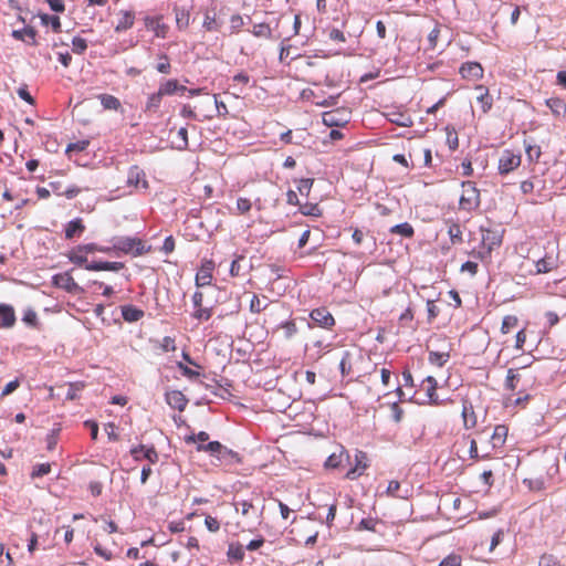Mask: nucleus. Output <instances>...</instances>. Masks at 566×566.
Returning a JSON list of instances; mask_svg holds the SVG:
<instances>
[{
  "mask_svg": "<svg viewBox=\"0 0 566 566\" xmlns=\"http://www.w3.org/2000/svg\"><path fill=\"white\" fill-rule=\"evenodd\" d=\"M86 250L83 244H78L72 248L67 253L66 258L69 261L77 266H84L87 271H112L118 272L125 268L123 262H108V261H95L92 263L87 262Z\"/></svg>",
  "mask_w": 566,
  "mask_h": 566,
  "instance_id": "f257e3e1",
  "label": "nucleus"
},
{
  "mask_svg": "<svg viewBox=\"0 0 566 566\" xmlns=\"http://www.w3.org/2000/svg\"><path fill=\"white\" fill-rule=\"evenodd\" d=\"M560 265L558 243L547 242L545 254L535 262V273L546 274L556 271Z\"/></svg>",
  "mask_w": 566,
  "mask_h": 566,
  "instance_id": "f03ea898",
  "label": "nucleus"
},
{
  "mask_svg": "<svg viewBox=\"0 0 566 566\" xmlns=\"http://www.w3.org/2000/svg\"><path fill=\"white\" fill-rule=\"evenodd\" d=\"M509 428L504 424H497L493 429V433L485 446L482 447L481 459H492L505 444Z\"/></svg>",
  "mask_w": 566,
  "mask_h": 566,
  "instance_id": "7ed1b4c3",
  "label": "nucleus"
},
{
  "mask_svg": "<svg viewBox=\"0 0 566 566\" xmlns=\"http://www.w3.org/2000/svg\"><path fill=\"white\" fill-rule=\"evenodd\" d=\"M113 249L125 254H132L133 256H140L149 253L151 247H146L144 241L139 238L125 237L116 239Z\"/></svg>",
  "mask_w": 566,
  "mask_h": 566,
  "instance_id": "20e7f679",
  "label": "nucleus"
},
{
  "mask_svg": "<svg viewBox=\"0 0 566 566\" xmlns=\"http://www.w3.org/2000/svg\"><path fill=\"white\" fill-rule=\"evenodd\" d=\"M460 209L472 211L480 206V191L472 181L462 182V193L459 200Z\"/></svg>",
  "mask_w": 566,
  "mask_h": 566,
  "instance_id": "39448f33",
  "label": "nucleus"
},
{
  "mask_svg": "<svg viewBox=\"0 0 566 566\" xmlns=\"http://www.w3.org/2000/svg\"><path fill=\"white\" fill-rule=\"evenodd\" d=\"M350 118V108H331L322 115L323 123L328 127H344Z\"/></svg>",
  "mask_w": 566,
  "mask_h": 566,
  "instance_id": "423d86ee",
  "label": "nucleus"
},
{
  "mask_svg": "<svg viewBox=\"0 0 566 566\" xmlns=\"http://www.w3.org/2000/svg\"><path fill=\"white\" fill-rule=\"evenodd\" d=\"M482 248L490 254L494 249L499 248L503 241V229H485L481 227Z\"/></svg>",
  "mask_w": 566,
  "mask_h": 566,
  "instance_id": "0eeeda50",
  "label": "nucleus"
},
{
  "mask_svg": "<svg viewBox=\"0 0 566 566\" xmlns=\"http://www.w3.org/2000/svg\"><path fill=\"white\" fill-rule=\"evenodd\" d=\"M522 158L520 154H515L510 149L502 151L499 159V172L500 175H507L515 170L521 165Z\"/></svg>",
  "mask_w": 566,
  "mask_h": 566,
  "instance_id": "6e6552de",
  "label": "nucleus"
},
{
  "mask_svg": "<svg viewBox=\"0 0 566 566\" xmlns=\"http://www.w3.org/2000/svg\"><path fill=\"white\" fill-rule=\"evenodd\" d=\"M461 419L463 423V428L465 430H472L478 426V413L475 411V407L473 402L468 398L463 397L461 399Z\"/></svg>",
  "mask_w": 566,
  "mask_h": 566,
  "instance_id": "1a4fd4ad",
  "label": "nucleus"
},
{
  "mask_svg": "<svg viewBox=\"0 0 566 566\" xmlns=\"http://www.w3.org/2000/svg\"><path fill=\"white\" fill-rule=\"evenodd\" d=\"M145 28L153 31L156 38L165 39L168 34L169 27L164 22L163 15H145Z\"/></svg>",
  "mask_w": 566,
  "mask_h": 566,
  "instance_id": "9d476101",
  "label": "nucleus"
},
{
  "mask_svg": "<svg viewBox=\"0 0 566 566\" xmlns=\"http://www.w3.org/2000/svg\"><path fill=\"white\" fill-rule=\"evenodd\" d=\"M368 467L369 461L367 453L361 450H357L355 452V465L346 472L345 478L347 480L354 481L361 476Z\"/></svg>",
  "mask_w": 566,
  "mask_h": 566,
  "instance_id": "9b49d317",
  "label": "nucleus"
},
{
  "mask_svg": "<svg viewBox=\"0 0 566 566\" xmlns=\"http://www.w3.org/2000/svg\"><path fill=\"white\" fill-rule=\"evenodd\" d=\"M310 317L315 325L325 329H332L336 323L332 313L324 306L312 310Z\"/></svg>",
  "mask_w": 566,
  "mask_h": 566,
  "instance_id": "f8f14e48",
  "label": "nucleus"
},
{
  "mask_svg": "<svg viewBox=\"0 0 566 566\" xmlns=\"http://www.w3.org/2000/svg\"><path fill=\"white\" fill-rule=\"evenodd\" d=\"M387 111L382 115L391 123L401 126L409 127L413 120L408 112V108H386Z\"/></svg>",
  "mask_w": 566,
  "mask_h": 566,
  "instance_id": "ddd939ff",
  "label": "nucleus"
},
{
  "mask_svg": "<svg viewBox=\"0 0 566 566\" xmlns=\"http://www.w3.org/2000/svg\"><path fill=\"white\" fill-rule=\"evenodd\" d=\"M214 262L212 260H203L201 266L196 274L197 287L211 285L213 279Z\"/></svg>",
  "mask_w": 566,
  "mask_h": 566,
  "instance_id": "4468645a",
  "label": "nucleus"
},
{
  "mask_svg": "<svg viewBox=\"0 0 566 566\" xmlns=\"http://www.w3.org/2000/svg\"><path fill=\"white\" fill-rule=\"evenodd\" d=\"M127 185L136 190H147L148 181L145 171L138 166H133L128 170Z\"/></svg>",
  "mask_w": 566,
  "mask_h": 566,
  "instance_id": "2eb2a0df",
  "label": "nucleus"
},
{
  "mask_svg": "<svg viewBox=\"0 0 566 566\" xmlns=\"http://www.w3.org/2000/svg\"><path fill=\"white\" fill-rule=\"evenodd\" d=\"M140 452H144L143 458L147 460L150 464H155L159 460L158 452L154 446L139 444L130 449V454L135 461L142 460Z\"/></svg>",
  "mask_w": 566,
  "mask_h": 566,
  "instance_id": "dca6fc26",
  "label": "nucleus"
},
{
  "mask_svg": "<svg viewBox=\"0 0 566 566\" xmlns=\"http://www.w3.org/2000/svg\"><path fill=\"white\" fill-rule=\"evenodd\" d=\"M136 20V13L134 10H120L117 13V21L114 27L116 33H123L133 28Z\"/></svg>",
  "mask_w": 566,
  "mask_h": 566,
  "instance_id": "f3484780",
  "label": "nucleus"
},
{
  "mask_svg": "<svg viewBox=\"0 0 566 566\" xmlns=\"http://www.w3.org/2000/svg\"><path fill=\"white\" fill-rule=\"evenodd\" d=\"M422 391L426 392L429 403L433 406L441 405L439 396L437 394L438 381L433 376L426 377L420 385Z\"/></svg>",
  "mask_w": 566,
  "mask_h": 566,
  "instance_id": "a211bd4d",
  "label": "nucleus"
},
{
  "mask_svg": "<svg viewBox=\"0 0 566 566\" xmlns=\"http://www.w3.org/2000/svg\"><path fill=\"white\" fill-rule=\"evenodd\" d=\"M459 73L464 80L478 81L483 77L484 70L478 62H465L460 66Z\"/></svg>",
  "mask_w": 566,
  "mask_h": 566,
  "instance_id": "6ab92c4d",
  "label": "nucleus"
},
{
  "mask_svg": "<svg viewBox=\"0 0 566 566\" xmlns=\"http://www.w3.org/2000/svg\"><path fill=\"white\" fill-rule=\"evenodd\" d=\"M53 283L60 289L65 290L66 292H77L81 290L78 284L75 282L71 272L66 271L63 273H57L53 276Z\"/></svg>",
  "mask_w": 566,
  "mask_h": 566,
  "instance_id": "aec40b11",
  "label": "nucleus"
},
{
  "mask_svg": "<svg viewBox=\"0 0 566 566\" xmlns=\"http://www.w3.org/2000/svg\"><path fill=\"white\" fill-rule=\"evenodd\" d=\"M49 187L54 195L63 196L67 199H74L82 192V189L76 185H71L64 188L62 181H50Z\"/></svg>",
  "mask_w": 566,
  "mask_h": 566,
  "instance_id": "412c9836",
  "label": "nucleus"
},
{
  "mask_svg": "<svg viewBox=\"0 0 566 566\" xmlns=\"http://www.w3.org/2000/svg\"><path fill=\"white\" fill-rule=\"evenodd\" d=\"M363 359L360 353L345 352L339 363L340 373L343 376H348L354 371V365Z\"/></svg>",
  "mask_w": 566,
  "mask_h": 566,
  "instance_id": "4be33fe9",
  "label": "nucleus"
},
{
  "mask_svg": "<svg viewBox=\"0 0 566 566\" xmlns=\"http://www.w3.org/2000/svg\"><path fill=\"white\" fill-rule=\"evenodd\" d=\"M187 88L180 85L177 80H168L160 84L156 96L182 95Z\"/></svg>",
  "mask_w": 566,
  "mask_h": 566,
  "instance_id": "5701e85b",
  "label": "nucleus"
},
{
  "mask_svg": "<svg viewBox=\"0 0 566 566\" xmlns=\"http://www.w3.org/2000/svg\"><path fill=\"white\" fill-rule=\"evenodd\" d=\"M349 453L344 447H339L336 452H333L325 461L326 469H338L343 465L344 461H349Z\"/></svg>",
  "mask_w": 566,
  "mask_h": 566,
  "instance_id": "b1692460",
  "label": "nucleus"
},
{
  "mask_svg": "<svg viewBox=\"0 0 566 566\" xmlns=\"http://www.w3.org/2000/svg\"><path fill=\"white\" fill-rule=\"evenodd\" d=\"M86 227L81 218H75L66 223L64 234L66 240L78 238L85 231Z\"/></svg>",
  "mask_w": 566,
  "mask_h": 566,
  "instance_id": "393cba45",
  "label": "nucleus"
},
{
  "mask_svg": "<svg viewBox=\"0 0 566 566\" xmlns=\"http://www.w3.org/2000/svg\"><path fill=\"white\" fill-rule=\"evenodd\" d=\"M15 313L11 305L0 304V327L11 328L15 324Z\"/></svg>",
  "mask_w": 566,
  "mask_h": 566,
  "instance_id": "a878e982",
  "label": "nucleus"
},
{
  "mask_svg": "<svg viewBox=\"0 0 566 566\" xmlns=\"http://www.w3.org/2000/svg\"><path fill=\"white\" fill-rule=\"evenodd\" d=\"M166 401L171 408L179 411H182L188 403L186 396L179 390H171L167 392Z\"/></svg>",
  "mask_w": 566,
  "mask_h": 566,
  "instance_id": "bb28decb",
  "label": "nucleus"
},
{
  "mask_svg": "<svg viewBox=\"0 0 566 566\" xmlns=\"http://www.w3.org/2000/svg\"><path fill=\"white\" fill-rule=\"evenodd\" d=\"M122 317L127 323H135L142 319L145 315L144 311L134 305L120 306Z\"/></svg>",
  "mask_w": 566,
  "mask_h": 566,
  "instance_id": "cd10ccee",
  "label": "nucleus"
},
{
  "mask_svg": "<svg viewBox=\"0 0 566 566\" xmlns=\"http://www.w3.org/2000/svg\"><path fill=\"white\" fill-rule=\"evenodd\" d=\"M450 359V344L446 350H429L428 361L437 367H443Z\"/></svg>",
  "mask_w": 566,
  "mask_h": 566,
  "instance_id": "c85d7f7f",
  "label": "nucleus"
},
{
  "mask_svg": "<svg viewBox=\"0 0 566 566\" xmlns=\"http://www.w3.org/2000/svg\"><path fill=\"white\" fill-rule=\"evenodd\" d=\"M216 459L220 462V464L224 465H231L241 462L239 454L228 449L226 446H222L220 453L216 455Z\"/></svg>",
  "mask_w": 566,
  "mask_h": 566,
  "instance_id": "c756f323",
  "label": "nucleus"
},
{
  "mask_svg": "<svg viewBox=\"0 0 566 566\" xmlns=\"http://www.w3.org/2000/svg\"><path fill=\"white\" fill-rule=\"evenodd\" d=\"M12 36L24 41L31 45H36V31L32 27H25L21 30H14Z\"/></svg>",
  "mask_w": 566,
  "mask_h": 566,
  "instance_id": "7c9ffc66",
  "label": "nucleus"
},
{
  "mask_svg": "<svg viewBox=\"0 0 566 566\" xmlns=\"http://www.w3.org/2000/svg\"><path fill=\"white\" fill-rule=\"evenodd\" d=\"M241 507V514L245 517L254 516V518L260 523L262 517V511L256 512L255 506L252 500H243L237 503V510Z\"/></svg>",
  "mask_w": 566,
  "mask_h": 566,
  "instance_id": "2f4dec72",
  "label": "nucleus"
},
{
  "mask_svg": "<svg viewBox=\"0 0 566 566\" xmlns=\"http://www.w3.org/2000/svg\"><path fill=\"white\" fill-rule=\"evenodd\" d=\"M332 348V344L329 343H324V340L322 339H318V340H315L312 346L307 349L310 352H313L311 353V357H313L315 360L322 358V356L329 352Z\"/></svg>",
  "mask_w": 566,
  "mask_h": 566,
  "instance_id": "473e14b6",
  "label": "nucleus"
},
{
  "mask_svg": "<svg viewBox=\"0 0 566 566\" xmlns=\"http://www.w3.org/2000/svg\"><path fill=\"white\" fill-rule=\"evenodd\" d=\"M448 234L452 244H460L463 242L462 229L459 223L447 221Z\"/></svg>",
  "mask_w": 566,
  "mask_h": 566,
  "instance_id": "72a5a7b5",
  "label": "nucleus"
},
{
  "mask_svg": "<svg viewBox=\"0 0 566 566\" xmlns=\"http://www.w3.org/2000/svg\"><path fill=\"white\" fill-rule=\"evenodd\" d=\"M41 23L45 27H51L53 32L61 33L62 32V24L61 20L57 15H50L46 13L40 14Z\"/></svg>",
  "mask_w": 566,
  "mask_h": 566,
  "instance_id": "f704fd0d",
  "label": "nucleus"
},
{
  "mask_svg": "<svg viewBox=\"0 0 566 566\" xmlns=\"http://www.w3.org/2000/svg\"><path fill=\"white\" fill-rule=\"evenodd\" d=\"M251 33L255 38H263V39H268V40L273 38L272 29L270 28V25L268 23H264V22L254 24L251 30Z\"/></svg>",
  "mask_w": 566,
  "mask_h": 566,
  "instance_id": "c9c22d12",
  "label": "nucleus"
},
{
  "mask_svg": "<svg viewBox=\"0 0 566 566\" xmlns=\"http://www.w3.org/2000/svg\"><path fill=\"white\" fill-rule=\"evenodd\" d=\"M475 99L482 106H491L493 103L492 96L489 94V90L483 85H478L475 87Z\"/></svg>",
  "mask_w": 566,
  "mask_h": 566,
  "instance_id": "e433bc0d",
  "label": "nucleus"
},
{
  "mask_svg": "<svg viewBox=\"0 0 566 566\" xmlns=\"http://www.w3.org/2000/svg\"><path fill=\"white\" fill-rule=\"evenodd\" d=\"M518 326V317L516 315H505L501 324V333L506 335Z\"/></svg>",
  "mask_w": 566,
  "mask_h": 566,
  "instance_id": "4c0bfd02",
  "label": "nucleus"
},
{
  "mask_svg": "<svg viewBox=\"0 0 566 566\" xmlns=\"http://www.w3.org/2000/svg\"><path fill=\"white\" fill-rule=\"evenodd\" d=\"M155 69L160 74L169 75L171 73L170 59L166 53L158 54V63Z\"/></svg>",
  "mask_w": 566,
  "mask_h": 566,
  "instance_id": "58836bf2",
  "label": "nucleus"
},
{
  "mask_svg": "<svg viewBox=\"0 0 566 566\" xmlns=\"http://www.w3.org/2000/svg\"><path fill=\"white\" fill-rule=\"evenodd\" d=\"M90 144L91 142L88 139H82L74 143H70L66 146L65 154L69 156V158H71L74 153L85 151Z\"/></svg>",
  "mask_w": 566,
  "mask_h": 566,
  "instance_id": "ea45409f",
  "label": "nucleus"
},
{
  "mask_svg": "<svg viewBox=\"0 0 566 566\" xmlns=\"http://www.w3.org/2000/svg\"><path fill=\"white\" fill-rule=\"evenodd\" d=\"M227 555L232 560L241 562L244 558V548L240 543H231Z\"/></svg>",
  "mask_w": 566,
  "mask_h": 566,
  "instance_id": "a19ab883",
  "label": "nucleus"
},
{
  "mask_svg": "<svg viewBox=\"0 0 566 566\" xmlns=\"http://www.w3.org/2000/svg\"><path fill=\"white\" fill-rule=\"evenodd\" d=\"M202 27L209 32L219 30L220 24L218 23L216 13L213 11H206Z\"/></svg>",
  "mask_w": 566,
  "mask_h": 566,
  "instance_id": "79ce46f5",
  "label": "nucleus"
},
{
  "mask_svg": "<svg viewBox=\"0 0 566 566\" xmlns=\"http://www.w3.org/2000/svg\"><path fill=\"white\" fill-rule=\"evenodd\" d=\"M391 233L400 234L405 238H411L415 234L412 226L408 222L396 224L390 229Z\"/></svg>",
  "mask_w": 566,
  "mask_h": 566,
  "instance_id": "37998d69",
  "label": "nucleus"
},
{
  "mask_svg": "<svg viewBox=\"0 0 566 566\" xmlns=\"http://www.w3.org/2000/svg\"><path fill=\"white\" fill-rule=\"evenodd\" d=\"M280 329L283 331V335L286 339H291L294 337L297 333V326L294 319H290L286 322H283L280 326Z\"/></svg>",
  "mask_w": 566,
  "mask_h": 566,
  "instance_id": "c03bdc74",
  "label": "nucleus"
},
{
  "mask_svg": "<svg viewBox=\"0 0 566 566\" xmlns=\"http://www.w3.org/2000/svg\"><path fill=\"white\" fill-rule=\"evenodd\" d=\"M521 378V375L517 373V370L511 368L507 370L505 387L511 390L515 391L517 389V382Z\"/></svg>",
  "mask_w": 566,
  "mask_h": 566,
  "instance_id": "a18cd8bd",
  "label": "nucleus"
},
{
  "mask_svg": "<svg viewBox=\"0 0 566 566\" xmlns=\"http://www.w3.org/2000/svg\"><path fill=\"white\" fill-rule=\"evenodd\" d=\"M223 444H221L219 441H211L207 444H198L197 451H203L210 453V455L214 457L220 453V450Z\"/></svg>",
  "mask_w": 566,
  "mask_h": 566,
  "instance_id": "49530a36",
  "label": "nucleus"
},
{
  "mask_svg": "<svg viewBox=\"0 0 566 566\" xmlns=\"http://www.w3.org/2000/svg\"><path fill=\"white\" fill-rule=\"evenodd\" d=\"M300 212L303 216H312L319 217L322 214V210L317 203H300Z\"/></svg>",
  "mask_w": 566,
  "mask_h": 566,
  "instance_id": "de8ad7c7",
  "label": "nucleus"
},
{
  "mask_svg": "<svg viewBox=\"0 0 566 566\" xmlns=\"http://www.w3.org/2000/svg\"><path fill=\"white\" fill-rule=\"evenodd\" d=\"M85 388V384L83 381H75L69 384V389L66 392L67 400H75L78 398V392Z\"/></svg>",
  "mask_w": 566,
  "mask_h": 566,
  "instance_id": "09e8293b",
  "label": "nucleus"
},
{
  "mask_svg": "<svg viewBox=\"0 0 566 566\" xmlns=\"http://www.w3.org/2000/svg\"><path fill=\"white\" fill-rule=\"evenodd\" d=\"M525 153L530 161H537L542 155L541 147L535 144L525 143Z\"/></svg>",
  "mask_w": 566,
  "mask_h": 566,
  "instance_id": "8fccbe9b",
  "label": "nucleus"
},
{
  "mask_svg": "<svg viewBox=\"0 0 566 566\" xmlns=\"http://www.w3.org/2000/svg\"><path fill=\"white\" fill-rule=\"evenodd\" d=\"M252 209V201L249 198L240 197L237 200L235 214L243 216Z\"/></svg>",
  "mask_w": 566,
  "mask_h": 566,
  "instance_id": "3c124183",
  "label": "nucleus"
},
{
  "mask_svg": "<svg viewBox=\"0 0 566 566\" xmlns=\"http://www.w3.org/2000/svg\"><path fill=\"white\" fill-rule=\"evenodd\" d=\"M213 314L212 307H195V311L192 313V317L198 321H209Z\"/></svg>",
  "mask_w": 566,
  "mask_h": 566,
  "instance_id": "603ef678",
  "label": "nucleus"
},
{
  "mask_svg": "<svg viewBox=\"0 0 566 566\" xmlns=\"http://www.w3.org/2000/svg\"><path fill=\"white\" fill-rule=\"evenodd\" d=\"M524 483L533 491H542L547 488L546 481L541 478H527L524 479Z\"/></svg>",
  "mask_w": 566,
  "mask_h": 566,
  "instance_id": "864d4df0",
  "label": "nucleus"
},
{
  "mask_svg": "<svg viewBox=\"0 0 566 566\" xmlns=\"http://www.w3.org/2000/svg\"><path fill=\"white\" fill-rule=\"evenodd\" d=\"M538 566H564V564L553 554H543L539 557Z\"/></svg>",
  "mask_w": 566,
  "mask_h": 566,
  "instance_id": "5fc2aeb1",
  "label": "nucleus"
},
{
  "mask_svg": "<svg viewBox=\"0 0 566 566\" xmlns=\"http://www.w3.org/2000/svg\"><path fill=\"white\" fill-rule=\"evenodd\" d=\"M245 260L244 255H237L230 266V275L233 277L241 276L243 274L241 262Z\"/></svg>",
  "mask_w": 566,
  "mask_h": 566,
  "instance_id": "6e6d98bb",
  "label": "nucleus"
},
{
  "mask_svg": "<svg viewBox=\"0 0 566 566\" xmlns=\"http://www.w3.org/2000/svg\"><path fill=\"white\" fill-rule=\"evenodd\" d=\"M87 49V42L81 36H74L72 40V50L76 54H83Z\"/></svg>",
  "mask_w": 566,
  "mask_h": 566,
  "instance_id": "4d7b16f0",
  "label": "nucleus"
},
{
  "mask_svg": "<svg viewBox=\"0 0 566 566\" xmlns=\"http://www.w3.org/2000/svg\"><path fill=\"white\" fill-rule=\"evenodd\" d=\"M50 472H51L50 463L36 464L31 472V478L32 479L41 478V476L49 474Z\"/></svg>",
  "mask_w": 566,
  "mask_h": 566,
  "instance_id": "13d9d810",
  "label": "nucleus"
},
{
  "mask_svg": "<svg viewBox=\"0 0 566 566\" xmlns=\"http://www.w3.org/2000/svg\"><path fill=\"white\" fill-rule=\"evenodd\" d=\"M427 313H428V323H432L440 314V308L437 306L436 302L432 300L427 301Z\"/></svg>",
  "mask_w": 566,
  "mask_h": 566,
  "instance_id": "bf43d9fd",
  "label": "nucleus"
},
{
  "mask_svg": "<svg viewBox=\"0 0 566 566\" xmlns=\"http://www.w3.org/2000/svg\"><path fill=\"white\" fill-rule=\"evenodd\" d=\"M244 25L243 18L239 14H232L230 18V30L231 33H239Z\"/></svg>",
  "mask_w": 566,
  "mask_h": 566,
  "instance_id": "052dcab7",
  "label": "nucleus"
},
{
  "mask_svg": "<svg viewBox=\"0 0 566 566\" xmlns=\"http://www.w3.org/2000/svg\"><path fill=\"white\" fill-rule=\"evenodd\" d=\"M266 306L268 303L262 302L256 294L252 295V298L250 301V311L252 313H261L263 310L266 308Z\"/></svg>",
  "mask_w": 566,
  "mask_h": 566,
  "instance_id": "680f3d73",
  "label": "nucleus"
},
{
  "mask_svg": "<svg viewBox=\"0 0 566 566\" xmlns=\"http://www.w3.org/2000/svg\"><path fill=\"white\" fill-rule=\"evenodd\" d=\"M447 143L451 150H455L459 146L458 134L453 128L447 127Z\"/></svg>",
  "mask_w": 566,
  "mask_h": 566,
  "instance_id": "e2e57ef3",
  "label": "nucleus"
},
{
  "mask_svg": "<svg viewBox=\"0 0 566 566\" xmlns=\"http://www.w3.org/2000/svg\"><path fill=\"white\" fill-rule=\"evenodd\" d=\"M439 566H462V558L458 554H450L441 560Z\"/></svg>",
  "mask_w": 566,
  "mask_h": 566,
  "instance_id": "0e129e2a",
  "label": "nucleus"
},
{
  "mask_svg": "<svg viewBox=\"0 0 566 566\" xmlns=\"http://www.w3.org/2000/svg\"><path fill=\"white\" fill-rule=\"evenodd\" d=\"M22 321L31 327H36L39 324L38 314L33 310H27L23 313Z\"/></svg>",
  "mask_w": 566,
  "mask_h": 566,
  "instance_id": "69168bd1",
  "label": "nucleus"
},
{
  "mask_svg": "<svg viewBox=\"0 0 566 566\" xmlns=\"http://www.w3.org/2000/svg\"><path fill=\"white\" fill-rule=\"evenodd\" d=\"M313 184H314V179L303 178L298 182L297 190L300 191L301 195L308 196L310 191L313 187Z\"/></svg>",
  "mask_w": 566,
  "mask_h": 566,
  "instance_id": "338daca9",
  "label": "nucleus"
},
{
  "mask_svg": "<svg viewBox=\"0 0 566 566\" xmlns=\"http://www.w3.org/2000/svg\"><path fill=\"white\" fill-rule=\"evenodd\" d=\"M93 549H94L96 555L101 556L105 560H112L113 559V553L109 549L103 547L101 543L96 542L93 545Z\"/></svg>",
  "mask_w": 566,
  "mask_h": 566,
  "instance_id": "774afa93",
  "label": "nucleus"
}]
</instances>
